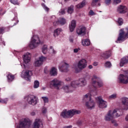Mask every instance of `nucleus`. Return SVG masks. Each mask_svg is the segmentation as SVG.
I'll return each mask as SVG.
<instances>
[{"label":"nucleus","mask_w":128,"mask_h":128,"mask_svg":"<svg viewBox=\"0 0 128 128\" xmlns=\"http://www.w3.org/2000/svg\"><path fill=\"white\" fill-rule=\"evenodd\" d=\"M62 32V28H58L54 30V36H58Z\"/></svg>","instance_id":"nucleus-24"},{"label":"nucleus","mask_w":128,"mask_h":128,"mask_svg":"<svg viewBox=\"0 0 128 128\" xmlns=\"http://www.w3.org/2000/svg\"><path fill=\"white\" fill-rule=\"evenodd\" d=\"M40 44V38L36 35H34L32 38L31 42H30L28 46L30 48L33 50V48H38Z\"/></svg>","instance_id":"nucleus-6"},{"label":"nucleus","mask_w":128,"mask_h":128,"mask_svg":"<svg viewBox=\"0 0 128 128\" xmlns=\"http://www.w3.org/2000/svg\"><path fill=\"white\" fill-rule=\"evenodd\" d=\"M121 102L124 106V110H128V98L126 97H123L121 98Z\"/></svg>","instance_id":"nucleus-19"},{"label":"nucleus","mask_w":128,"mask_h":128,"mask_svg":"<svg viewBox=\"0 0 128 128\" xmlns=\"http://www.w3.org/2000/svg\"><path fill=\"white\" fill-rule=\"evenodd\" d=\"M98 92L96 90L90 91V93H88L83 96L82 100L85 102L86 106L88 108L92 110L96 106V104L94 100L92 99V96H96Z\"/></svg>","instance_id":"nucleus-1"},{"label":"nucleus","mask_w":128,"mask_h":128,"mask_svg":"<svg viewBox=\"0 0 128 128\" xmlns=\"http://www.w3.org/2000/svg\"><path fill=\"white\" fill-rule=\"evenodd\" d=\"M86 0H84L82 1L80 4H78L75 6L76 8L80 9L82 8H84V6H86Z\"/></svg>","instance_id":"nucleus-22"},{"label":"nucleus","mask_w":128,"mask_h":128,"mask_svg":"<svg viewBox=\"0 0 128 128\" xmlns=\"http://www.w3.org/2000/svg\"><path fill=\"white\" fill-rule=\"evenodd\" d=\"M86 66H88L86 60V59H82L78 61L77 65L74 64L72 66V68H74L76 72H80V70H84V68H86Z\"/></svg>","instance_id":"nucleus-4"},{"label":"nucleus","mask_w":128,"mask_h":128,"mask_svg":"<svg viewBox=\"0 0 128 128\" xmlns=\"http://www.w3.org/2000/svg\"><path fill=\"white\" fill-rule=\"evenodd\" d=\"M42 114H46V108H43L42 110Z\"/></svg>","instance_id":"nucleus-50"},{"label":"nucleus","mask_w":128,"mask_h":128,"mask_svg":"<svg viewBox=\"0 0 128 128\" xmlns=\"http://www.w3.org/2000/svg\"><path fill=\"white\" fill-rule=\"evenodd\" d=\"M74 6L72 5L70 6V7L68 8V14H72V12H74Z\"/></svg>","instance_id":"nucleus-31"},{"label":"nucleus","mask_w":128,"mask_h":128,"mask_svg":"<svg viewBox=\"0 0 128 128\" xmlns=\"http://www.w3.org/2000/svg\"><path fill=\"white\" fill-rule=\"evenodd\" d=\"M44 72L45 74H48V70H47L46 68H44Z\"/></svg>","instance_id":"nucleus-54"},{"label":"nucleus","mask_w":128,"mask_h":128,"mask_svg":"<svg viewBox=\"0 0 128 128\" xmlns=\"http://www.w3.org/2000/svg\"><path fill=\"white\" fill-rule=\"evenodd\" d=\"M25 99L30 104H32V106L36 104V100L38 99L34 95H29L26 97Z\"/></svg>","instance_id":"nucleus-11"},{"label":"nucleus","mask_w":128,"mask_h":128,"mask_svg":"<svg viewBox=\"0 0 128 128\" xmlns=\"http://www.w3.org/2000/svg\"><path fill=\"white\" fill-rule=\"evenodd\" d=\"M66 24V19L64 18H60L58 21L55 22H53L54 26H58V24H60L61 26H64Z\"/></svg>","instance_id":"nucleus-18"},{"label":"nucleus","mask_w":128,"mask_h":128,"mask_svg":"<svg viewBox=\"0 0 128 128\" xmlns=\"http://www.w3.org/2000/svg\"><path fill=\"white\" fill-rule=\"evenodd\" d=\"M2 44H4V46H6V44L4 43V41H2Z\"/></svg>","instance_id":"nucleus-60"},{"label":"nucleus","mask_w":128,"mask_h":128,"mask_svg":"<svg viewBox=\"0 0 128 128\" xmlns=\"http://www.w3.org/2000/svg\"><path fill=\"white\" fill-rule=\"evenodd\" d=\"M110 2H112V0H106L105 4H110Z\"/></svg>","instance_id":"nucleus-49"},{"label":"nucleus","mask_w":128,"mask_h":128,"mask_svg":"<svg viewBox=\"0 0 128 128\" xmlns=\"http://www.w3.org/2000/svg\"><path fill=\"white\" fill-rule=\"evenodd\" d=\"M82 44L84 46H88L90 45V41L88 39H86L82 40Z\"/></svg>","instance_id":"nucleus-27"},{"label":"nucleus","mask_w":128,"mask_h":128,"mask_svg":"<svg viewBox=\"0 0 128 128\" xmlns=\"http://www.w3.org/2000/svg\"><path fill=\"white\" fill-rule=\"evenodd\" d=\"M78 34L84 36L86 32V28L84 26H80L76 30Z\"/></svg>","instance_id":"nucleus-15"},{"label":"nucleus","mask_w":128,"mask_h":128,"mask_svg":"<svg viewBox=\"0 0 128 128\" xmlns=\"http://www.w3.org/2000/svg\"><path fill=\"white\" fill-rule=\"evenodd\" d=\"M42 65L41 62L38 60H36L34 62V66H40Z\"/></svg>","instance_id":"nucleus-32"},{"label":"nucleus","mask_w":128,"mask_h":128,"mask_svg":"<svg viewBox=\"0 0 128 128\" xmlns=\"http://www.w3.org/2000/svg\"><path fill=\"white\" fill-rule=\"evenodd\" d=\"M42 52L46 54V52H48V46L47 45H44L42 48Z\"/></svg>","instance_id":"nucleus-30"},{"label":"nucleus","mask_w":128,"mask_h":128,"mask_svg":"<svg viewBox=\"0 0 128 128\" xmlns=\"http://www.w3.org/2000/svg\"><path fill=\"white\" fill-rule=\"evenodd\" d=\"M30 119L25 118L20 121L18 128H28L30 126Z\"/></svg>","instance_id":"nucleus-8"},{"label":"nucleus","mask_w":128,"mask_h":128,"mask_svg":"<svg viewBox=\"0 0 128 128\" xmlns=\"http://www.w3.org/2000/svg\"><path fill=\"white\" fill-rule=\"evenodd\" d=\"M118 98V94H114L108 96L109 100H114Z\"/></svg>","instance_id":"nucleus-33"},{"label":"nucleus","mask_w":128,"mask_h":128,"mask_svg":"<svg viewBox=\"0 0 128 128\" xmlns=\"http://www.w3.org/2000/svg\"><path fill=\"white\" fill-rule=\"evenodd\" d=\"M68 68H70V66L68 64L63 62L59 66V70L60 72H68Z\"/></svg>","instance_id":"nucleus-14"},{"label":"nucleus","mask_w":128,"mask_h":128,"mask_svg":"<svg viewBox=\"0 0 128 128\" xmlns=\"http://www.w3.org/2000/svg\"><path fill=\"white\" fill-rule=\"evenodd\" d=\"M111 122L112 124L114 126H118V122L116 120L112 119L111 120Z\"/></svg>","instance_id":"nucleus-36"},{"label":"nucleus","mask_w":128,"mask_h":128,"mask_svg":"<svg viewBox=\"0 0 128 128\" xmlns=\"http://www.w3.org/2000/svg\"><path fill=\"white\" fill-rule=\"evenodd\" d=\"M78 126H82V122H78Z\"/></svg>","instance_id":"nucleus-58"},{"label":"nucleus","mask_w":128,"mask_h":128,"mask_svg":"<svg viewBox=\"0 0 128 128\" xmlns=\"http://www.w3.org/2000/svg\"><path fill=\"white\" fill-rule=\"evenodd\" d=\"M89 14L90 16H94L96 14L94 13V11H92V10H90L89 12Z\"/></svg>","instance_id":"nucleus-47"},{"label":"nucleus","mask_w":128,"mask_h":128,"mask_svg":"<svg viewBox=\"0 0 128 128\" xmlns=\"http://www.w3.org/2000/svg\"><path fill=\"white\" fill-rule=\"evenodd\" d=\"M128 62V56L124 57L122 59H121L120 66H124V64H126Z\"/></svg>","instance_id":"nucleus-23"},{"label":"nucleus","mask_w":128,"mask_h":128,"mask_svg":"<svg viewBox=\"0 0 128 128\" xmlns=\"http://www.w3.org/2000/svg\"><path fill=\"white\" fill-rule=\"evenodd\" d=\"M125 120H126V122H128V114L126 116L125 118Z\"/></svg>","instance_id":"nucleus-55"},{"label":"nucleus","mask_w":128,"mask_h":128,"mask_svg":"<svg viewBox=\"0 0 128 128\" xmlns=\"http://www.w3.org/2000/svg\"><path fill=\"white\" fill-rule=\"evenodd\" d=\"M120 2H122V0H114V4H118Z\"/></svg>","instance_id":"nucleus-44"},{"label":"nucleus","mask_w":128,"mask_h":128,"mask_svg":"<svg viewBox=\"0 0 128 128\" xmlns=\"http://www.w3.org/2000/svg\"><path fill=\"white\" fill-rule=\"evenodd\" d=\"M105 66L106 68H110L112 66V64H110V62H108L105 64Z\"/></svg>","instance_id":"nucleus-42"},{"label":"nucleus","mask_w":128,"mask_h":128,"mask_svg":"<svg viewBox=\"0 0 128 128\" xmlns=\"http://www.w3.org/2000/svg\"><path fill=\"white\" fill-rule=\"evenodd\" d=\"M70 86L74 88H80L86 86V80L85 78H81L78 80H74L71 82Z\"/></svg>","instance_id":"nucleus-5"},{"label":"nucleus","mask_w":128,"mask_h":128,"mask_svg":"<svg viewBox=\"0 0 128 128\" xmlns=\"http://www.w3.org/2000/svg\"><path fill=\"white\" fill-rule=\"evenodd\" d=\"M78 50H80L79 48H75V49L74 50V52H75V53L78 52Z\"/></svg>","instance_id":"nucleus-51"},{"label":"nucleus","mask_w":128,"mask_h":128,"mask_svg":"<svg viewBox=\"0 0 128 128\" xmlns=\"http://www.w3.org/2000/svg\"><path fill=\"white\" fill-rule=\"evenodd\" d=\"M43 0V2H46V0Z\"/></svg>","instance_id":"nucleus-62"},{"label":"nucleus","mask_w":128,"mask_h":128,"mask_svg":"<svg viewBox=\"0 0 128 128\" xmlns=\"http://www.w3.org/2000/svg\"><path fill=\"white\" fill-rule=\"evenodd\" d=\"M72 80V78H66V82H70V80Z\"/></svg>","instance_id":"nucleus-53"},{"label":"nucleus","mask_w":128,"mask_h":128,"mask_svg":"<svg viewBox=\"0 0 128 128\" xmlns=\"http://www.w3.org/2000/svg\"><path fill=\"white\" fill-rule=\"evenodd\" d=\"M7 80L8 82H12L14 80V76L12 75L10 73H9L7 76Z\"/></svg>","instance_id":"nucleus-26"},{"label":"nucleus","mask_w":128,"mask_h":128,"mask_svg":"<svg viewBox=\"0 0 128 128\" xmlns=\"http://www.w3.org/2000/svg\"><path fill=\"white\" fill-rule=\"evenodd\" d=\"M76 128V127H74V128Z\"/></svg>","instance_id":"nucleus-63"},{"label":"nucleus","mask_w":128,"mask_h":128,"mask_svg":"<svg viewBox=\"0 0 128 128\" xmlns=\"http://www.w3.org/2000/svg\"><path fill=\"white\" fill-rule=\"evenodd\" d=\"M50 50L51 52H52L53 54H56V52L52 46H50Z\"/></svg>","instance_id":"nucleus-48"},{"label":"nucleus","mask_w":128,"mask_h":128,"mask_svg":"<svg viewBox=\"0 0 128 128\" xmlns=\"http://www.w3.org/2000/svg\"><path fill=\"white\" fill-rule=\"evenodd\" d=\"M50 74H51V76H56V74H58V70H56V68L54 67L52 68L50 70Z\"/></svg>","instance_id":"nucleus-25"},{"label":"nucleus","mask_w":128,"mask_h":128,"mask_svg":"<svg viewBox=\"0 0 128 128\" xmlns=\"http://www.w3.org/2000/svg\"><path fill=\"white\" fill-rule=\"evenodd\" d=\"M88 68H90V70L92 68V65L89 66Z\"/></svg>","instance_id":"nucleus-59"},{"label":"nucleus","mask_w":128,"mask_h":128,"mask_svg":"<svg viewBox=\"0 0 128 128\" xmlns=\"http://www.w3.org/2000/svg\"><path fill=\"white\" fill-rule=\"evenodd\" d=\"M118 22L119 26H122V24H124V21L122 20V18H119L118 19Z\"/></svg>","instance_id":"nucleus-41"},{"label":"nucleus","mask_w":128,"mask_h":128,"mask_svg":"<svg viewBox=\"0 0 128 128\" xmlns=\"http://www.w3.org/2000/svg\"><path fill=\"white\" fill-rule=\"evenodd\" d=\"M42 98L43 100L44 104H48V97L43 96L42 97Z\"/></svg>","instance_id":"nucleus-38"},{"label":"nucleus","mask_w":128,"mask_h":128,"mask_svg":"<svg viewBox=\"0 0 128 128\" xmlns=\"http://www.w3.org/2000/svg\"><path fill=\"white\" fill-rule=\"evenodd\" d=\"M122 116V112L118 109H114L113 110H110L104 116V120L106 122H110L114 118H116Z\"/></svg>","instance_id":"nucleus-2"},{"label":"nucleus","mask_w":128,"mask_h":128,"mask_svg":"<svg viewBox=\"0 0 128 128\" xmlns=\"http://www.w3.org/2000/svg\"><path fill=\"white\" fill-rule=\"evenodd\" d=\"M62 88L65 92H72V90H70V87L67 85L64 86Z\"/></svg>","instance_id":"nucleus-28"},{"label":"nucleus","mask_w":128,"mask_h":128,"mask_svg":"<svg viewBox=\"0 0 128 128\" xmlns=\"http://www.w3.org/2000/svg\"><path fill=\"white\" fill-rule=\"evenodd\" d=\"M100 6V4H98V6Z\"/></svg>","instance_id":"nucleus-61"},{"label":"nucleus","mask_w":128,"mask_h":128,"mask_svg":"<svg viewBox=\"0 0 128 128\" xmlns=\"http://www.w3.org/2000/svg\"><path fill=\"white\" fill-rule=\"evenodd\" d=\"M80 110L76 109L70 110H64L60 114L61 116L64 118H70L76 114H80Z\"/></svg>","instance_id":"nucleus-3"},{"label":"nucleus","mask_w":128,"mask_h":128,"mask_svg":"<svg viewBox=\"0 0 128 128\" xmlns=\"http://www.w3.org/2000/svg\"><path fill=\"white\" fill-rule=\"evenodd\" d=\"M118 80L121 84H128V71H125L124 74H120Z\"/></svg>","instance_id":"nucleus-10"},{"label":"nucleus","mask_w":128,"mask_h":128,"mask_svg":"<svg viewBox=\"0 0 128 128\" xmlns=\"http://www.w3.org/2000/svg\"><path fill=\"white\" fill-rule=\"evenodd\" d=\"M33 128H42V122L39 118H36L34 123Z\"/></svg>","instance_id":"nucleus-16"},{"label":"nucleus","mask_w":128,"mask_h":128,"mask_svg":"<svg viewBox=\"0 0 128 128\" xmlns=\"http://www.w3.org/2000/svg\"><path fill=\"white\" fill-rule=\"evenodd\" d=\"M30 54L27 52L24 54L23 57V60L24 64H28L30 62Z\"/></svg>","instance_id":"nucleus-20"},{"label":"nucleus","mask_w":128,"mask_h":128,"mask_svg":"<svg viewBox=\"0 0 128 128\" xmlns=\"http://www.w3.org/2000/svg\"><path fill=\"white\" fill-rule=\"evenodd\" d=\"M100 1V0H92V5L93 6H96L98 2Z\"/></svg>","instance_id":"nucleus-40"},{"label":"nucleus","mask_w":128,"mask_h":128,"mask_svg":"<svg viewBox=\"0 0 128 128\" xmlns=\"http://www.w3.org/2000/svg\"><path fill=\"white\" fill-rule=\"evenodd\" d=\"M60 14H66V10H61L60 11Z\"/></svg>","instance_id":"nucleus-46"},{"label":"nucleus","mask_w":128,"mask_h":128,"mask_svg":"<svg viewBox=\"0 0 128 128\" xmlns=\"http://www.w3.org/2000/svg\"><path fill=\"white\" fill-rule=\"evenodd\" d=\"M6 30V28L4 27L0 28V34H2L4 32V31Z\"/></svg>","instance_id":"nucleus-43"},{"label":"nucleus","mask_w":128,"mask_h":128,"mask_svg":"<svg viewBox=\"0 0 128 128\" xmlns=\"http://www.w3.org/2000/svg\"><path fill=\"white\" fill-rule=\"evenodd\" d=\"M76 26V21L72 20L69 24V30L71 32L74 30Z\"/></svg>","instance_id":"nucleus-21"},{"label":"nucleus","mask_w":128,"mask_h":128,"mask_svg":"<svg viewBox=\"0 0 128 128\" xmlns=\"http://www.w3.org/2000/svg\"><path fill=\"white\" fill-rule=\"evenodd\" d=\"M40 61L42 64H44V62H46V57L41 56L39 57Z\"/></svg>","instance_id":"nucleus-35"},{"label":"nucleus","mask_w":128,"mask_h":128,"mask_svg":"<svg viewBox=\"0 0 128 128\" xmlns=\"http://www.w3.org/2000/svg\"><path fill=\"white\" fill-rule=\"evenodd\" d=\"M117 10L120 14H126L128 12V8L124 6L120 5L118 8Z\"/></svg>","instance_id":"nucleus-17"},{"label":"nucleus","mask_w":128,"mask_h":128,"mask_svg":"<svg viewBox=\"0 0 128 128\" xmlns=\"http://www.w3.org/2000/svg\"><path fill=\"white\" fill-rule=\"evenodd\" d=\"M32 76V72L30 70L22 71L21 76L26 79L27 80H30V78Z\"/></svg>","instance_id":"nucleus-13"},{"label":"nucleus","mask_w":128,"mask_h":128,"mask_svg":"<svg viewBox=\"0 0 128 128\" xmlns=\"http://www.w3.org/2000/svg\"><path fill=\"white\" fill-rule=\"evenodd\" d=\"M24 66H25L24 65Z\"/></svg>","instance_id":"nucleus-64"},{"label":"nucleus","mask_w":128,"mask_h":128,"mask_svg":"<svg viewBox=\"0 0 128 128\" xmlns=\"http://www.w3.org/2000/svg\"><path fill=\"white\" fill-rule=\"evenodd\" d=\"M30 114H31V116H36V112H31Z\"/></svg>","instance_id":"nucleus-57"},{"label":"nucleus","mask_w":128,"mask_h":128,"mask_svg":"<svg viewBox=\"0 0 128 128\" xmlns=\"http://www.w3.org/2000/svg\"><path fill=\"white\" fill-rule=\"evenodd\" d=\"M50 84L55 88L60 90L62 86H64V82L58 79L54 78L50 82Z\"/></svg>","instance_id":"nucleus-7"},{"label":"nucleus","mask_w":128,"mask_h":128,"mask_svg":"<svg viewBox=\"0 0 128 128\" xmlns=\"http://www.w3.org/2000/svg\"><path fill=\"white\" fill-rule=\"evenodd\" d=\"M98 105L100 108H108V102L104 101L102 98H98Z\"/></svg>","instance_id":"nucleus-12"},{"label":"nucleus","mask_w":128,"mask_h":128,"mask_svg":"<svg viewBox=\"0 0 128 128\" xmlns=\"http://www.w3.org/2000/svg\"><path fill=\"white\" fill-rule=\"evenodd\" d=\"M42 6L46 12H48V10H50V8H48V6H46L44 4L42 3Z\"/></svg>","instance_id":"nucleus-39"},{"label":"nucleus","mask_w":128,"mask_h":128,"mask_svg":"<svg viewBox=\"0 0 128 128\" xmlns=\"http://www.w3.org/2000/svg\"><path fill=\"white\" fill-rule=\"evenodd\" d=\"M38 86H40V82L36 80L34 82V88H38Z\"/></svg>","instance_id":"nucleus-34"},{"label":"nucleus","mask_w":128,"mask_h":128,"mask_svg":"<svg viewBox=\"0 0 128 128\" xmlns=\"http://www.w3.org/2000/svg\"><path fill=\"white\" fill-rule=\"evenodd\" d=\"M98 80L99 81L98 82ZM96 82L98 86H99V88H102V86H104V83L102 82V81L100 80V78L98 77V76L94 75L92 78V84L94 86V88H96Z\"/></svg>","instance_id":"nucleus-9"},{"label":"nucleus","mask_w":128,"mask_h":128,"mask_svg":"<svg viewBox=\"0 0 128 128\" xmlns=\"http://www.w3.org/2000/svg\"><path fill=\"white\" fill-rule=\"evenodd\" d=\"M98 62H94L93 63V66H98Z\"/></svg>","instance_id":"nucleus-52"},{"label":"nucleus","mask_w":128,"mask_h":128,"mask_svg":"<svg viewBox=\"0 0 128 128\" xmlns=\"http://www.w3.org/2000/svg\"><path fill=\"white\" fill-rule=\"evenodd\" d=\"M70 42H74V38H70Z\"/></svg>","instance_id":"nucleus-56"},{"label":"nucleus","mask_w":128,"mask_h":128,"mask_svg":"<svg viewBox=\"0 0 128 128\" xmlns=\"http://www.w3.org/2000/svg\"><path fill=\"white\" fill-rule=\"evenodd\" d=\"M102 56L104 58H108L110 56V52H106L103 54Z\"/></svg>","instance_id":"nucleus-29"},{"label":"nucleus","mask_w":128,"mask_h":128,"mask_svg":"<svg viewBox=\"0 0 128 128\" xmlns=\"http://www.w3.org/2000/svg\"><path fill=\"white\" fill-rule=\"evenodd\" d=\"M0 102H2V104H6V102H8V99L0 100Z\"/></svg>","instance_id":"nucleus-45"},{"label":"nucleus","mask_w":128,"mask_h":128,"mask_svg":"<svg viewBox=\"0 0 128 128\" xmlns=\"http://www.w3.org/2000/svg\"><path fill=\"white\" fill-rule=\"evenodd\" d=\"M10 3L12 4H13L20 6V2L18 0H10Z\"/></svg>","instance_id":"nucleus-37"}]
</instances>
